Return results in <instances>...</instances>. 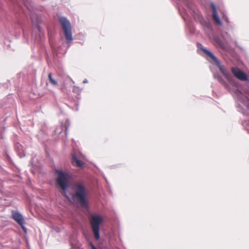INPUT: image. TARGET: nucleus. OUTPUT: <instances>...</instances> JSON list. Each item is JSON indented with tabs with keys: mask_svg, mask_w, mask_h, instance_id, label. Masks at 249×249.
Masks as SVG:
<instances>
[{
	"mask_svg": "<svg viewBox=\"0 0 249 249\" xmlns=\"http://www.w3.org/2000/svg\"><path fill=\"white\" fill-rule=\"evenodd\" d=\"M188 8L190 9V12L191 14H196V11L194 9H193V7H191V6L188 5Z\"/></svg>",
	"mask_w": 249,
	"mask_h": 249,
	"instance_id": "nucleus-18",
	"label": "nucleus"
},
{
	"mask_svg": "<svg viewBox=\"0 0 249 249\" xmlns=\"http://www.w3.org/2000/svg\"><path fill=\"white\" fill-rule=\"evenodd\" d=\"M89 246H90L91 249H97L96 247L93 245V244L90 242H89Z\"/></svg>",
	"mask_w": 249,
	"mask_h": 249,
	"instance_id": "nucleus-19",
	"label": "nucleus"
},
{
	"mask_svg": "<svg viewBox=\"0 0 249 249\" xmlns=\"http://www.w3.org/2000/svg\"><path fill=\"white\" fill-rule=\"evenodd\" d=\"M211 60L213 61V62L218 66L221 72L223 74V75L225 76V77L227 79V80L232 86L234 87L235 88L239 87L240 84L239 82L236 81L231 76V75L228 72H227L224 66L220 65L219 62L215 57V59L212 58Z\"/></svg>",
	"mask_w": 249,
	"mask_h": 249,
	"instance_id": "nucleus-6",
	"label": "nucleus"
},
{
	"mask_svg": "<svg viewBox=\"0 0 249 249\" xmlns=\"http://www.w3.org/2000/svg\"><path fill=\"white\" fill-rule=\"evenodd\" d=\"M197 47L200 50H202L208 57H209L210 59H211L212 58L215 59V56L213 54V53L211 52H210V51L207 50L206 48L204 47L201 44H198Z\"/></svg>",
	"mask_w": 249,
	"mask_h": 249,
	"instance_id": "nucleus-12",
	"label": "nucleus"
},
{
	"mask_svg": "<svg viewBox=\"0 0 249 249\" xmlns=\"http://www.w3.org/2000/svg\"><path fill=\"white\" fill-rule=\"evenodd\" d=\"M88 82V80L87 79H85L84 81H83V83H87Z\"/></svg>",
	"mask_w": 249,
	"mask_h": 249,
	"instance_id": "nucleus-20",
	"label": "nucleus"
},
{
	"mask_svg": "<svg viewBox=\"0 0 249 249\" xmlns=\"http://www.w3.org/2000/svg\"><path fill=\"white\" fill-rule=\"evenodd\" d=\"M15 148L18 156L21 158L25 156L24 150L22 146L19 143H17L15 145Z\"/></svg>",
	"mask_w": 249,
	"mask_h": 249,
	"instance_id": "nucleus-13",
	"label": "nucleus"
},
{
	"mask_svg": "<svg viewBox=\"0 0 249 249\" xmlns=\"http://www.w3.org/2000/svg\"><path fill=\"white\" fill-rule=\"evenodd\" d=\"M48 78L50 82L54 86H57V82L53 77L52 73H49L48 74Z\"/></svg>",
	"mask_w": 249,
	"mask_h": 249,
	"instance_id": "nucleus-17",
	"label": "nucleus"
},
{
	"mask_svg": "<svg viewBox=\"0 0 249 249\" xmlns=\"http://www.w3.org/2000/svg\"><path fill=\"white\" fill-rule=\"evenodd\" d=\"M214 41L216 44L220 47L221 49H225L224 45L219 37H215L214 38Z\"/></svg>",
	"mask_w": 249,
	"mask_h": 249,
	"instance_id": "nucleus-15",
	"label": "nucleus"
},
{
	"mask_svg": "<svg viewBox=\"0 0 249 249\" xmlns=\"http://www.w3.org/2000/svg\"><path fill=\"white\" fill-rule=\"evenodd\" d=\"M32 20L33 22L35 24V25L36 26V29L37 30L38 32L39 33V37L40 38H41V35H43V34L42 33L41 29L38 25V21H34L33 18H32Z\"/></svg>",
	"mask_w": 249,
	"mask_h": 249,
	"instance_id": "nucleus-16",
	"label": "nucleus"
},
{
	"mask_svg": "<svg viewBox=\"0 0 249 249\" xmlns=\"http://www.w3.org/2000/svg\"><path fill=\"white\" fill-rule=\"evenodd\" d=\"M89 221L94 237L98 240L100 237L99 227L103 224L104 218L101 215L95 214L90 216Z\"/></svg>",
	"mask_w": 249,
	"mask_h": 249,
	"instance_id": "nucleus-4",
	"label": "nucleus"
},
{
	"mask_svg": "<svg viewBox=\"0 0 249 249\" xmlns=\"http://www.w3.org/2000/svg\"><path fill=\"white\" fill-rule=\"evenodd\" d=\"M202 24L206 33L209 35L212 30V25L210 22L209 21H204Z\"/></svg>",
	"mask_w": 249,
	"mask_h": 249,
	"instance_id": "nucleus-14",
	"label": "nucleus"
},
{
	"mask_svg": "<svg viewBox=\"0 0 249 249\" xmlns=\"http://www.w3.org/2000/svg\"><path fill=\"white\" fill-rule=\"evenodd\" d=\"M12 216L13 219L21 227L25 232H26V229L24 227V220L22 215L18 212L13 211Z\"/></svg>",
	"mask_w": 249,
	"mask_h": 249,
	"instance_id": "nucleus-7",
	"label": "nucleus"
},
{
	"mask_svg": "<svg viewBox=\"0 0 249 249\" xmlns=\"http://www.w3.org/2000/svg\"><path fill=\"white\" fill-rule=\"evenodd\" d=\"M59 21L64 32L65 37L69 47L70 42L73 40L71 23L66 18L63 17L59 18Z\"/></svg>",
	"mask_w": 249,
	"mask_h": 249,
	"instance_id": "nucleus-5",
	"label": "nucleus"
},
{
	"mask_svg": "<svg viewBox=\"0 0 249 249\" xmlns=\"http://www.w3.org/2000/svg\"><path fill=\"white\" fill-rule=\"evenodd\" d=\"M72 163L73 164L76 165L78 167H82L83 165V162L79 159L76 152H74L72 153Z\"/></svg>",
	"mask_w": 249,
	"mask_h": 249,
	"instance_id": "nucleus-11",
	"label": "nucleus"
},
{
	"mask_svg": "<svg viewBox=\"0 0 249 249\" xmlns=\"http://www.w3.org/2000/svg\"><path fill=\"white\" fill-rule=\"evenodd\" d=\"M71 197L73 201L83 208L88 207V191L81 183H76L72 186Z\"/></svg>",
	"mask_w": 249,
	"mask_h": 249,
	"instance_id": "nucleus-1",
	"label": "nucleus"
},
{
	"mask_svg": "<svg viewBox=\"0 0 249 249\" xmlns=\"http://www.w3.org/2000/svg\"><path fill=\"white\" fill-rule=\"evenodd\" d=\"M231 71L234 75L238 79L244 81L248 80L247 75L239 69L237 68H232Z\"/></svg>",
	"mask_w": 249,
	"mask_h": 249,
	"instance_id": "nucleus-9",
	"label": "nucleus"
},
{
	"mask_svg": "<svg viewBox=\"0 0 249 249\" xmlns=\"http://www.w3.org/2000/svg\"><path fill=\"white\" fill-rule=\"evenodd\" d=\"M226 21H228V19H227V18H226Z\"/></svg>",
	"mask_w": 249,
	"mask_h": 249,
	"instance_id": "nucleus-22",
	"label": "nucleus"
},
{
	"mask_svg": "<svg viewBox=\"0 0 249 249\" xmlns=\"http://www.w3.org/2000/svg\"><path fill=\"white\" fill-rule=\"evenodd\" d=\"M214 77L220 83L223 84L225 88L231 92L234 98L236 99L238 106L243 110H249V99L245 96L243 93L237 89H231L230 86L226 83L221 76L214 75Z\"/></svg>",
	"mask_w": 249,
	"mask_h": 249,
	"instance_id": "nucleus-2",
	"label": "nucleus"
},
{
	"mask_svg": "<svg viewBox=\"0 0 249 249\" xmlns=\"http://www.w3.org/2000/svg\"><path fill=\"white\" fill-rule=\"evenodd\" d=\"M69 124V122L68 121H67L66 122V124Z\"/></svg>",
	"mask_w": 249,
	"mask_h": 249,
	"instance_id": "nucleus-21",
	"label": "nucleus"
},
{
	"mask_svg": "<svg viewBox=\"0 0 249 249\" xmlns=\"http://www.w3.org/2000/svg\"><path fill=\"white\" fill-rule=\"evenodd\" d=\"M211 8L213 10V20L216 24L221 25L222 24V22L218 16L216 8L214 4H211Z\"/></svg>",
	"mask_w": 249,
	"mask_h": 249,
	"instance_id": "nucleus-10",
	"label": "nucleus"
},
{
	"mask_svg": "<svg viewBox=\"0 0 249 249\" xmlns=\"http://www.w3.org/2000/svg\"><path fill=\"white\" fill-rule=\"evenodd\" d=\"M231 71L234 75L238 79L244 81L248 80L247 75L239 69L237 68H232Z\"/></svg>",
	"mask_w": 249,
	"mask_h": 249,
	"instance_id": "nucleus-8",
	"label": "nucleus"
},
{
	"mask_svg": "<svg viewBox=\"0 0 249 249\" xmlns=\"http://www.w3.org/2000/svg\"><path fill=\"white\" fill-rule=\"evenodd\" d=\"M55 173L57 174L56 178L57 188L63 196L69 199L67 195V191L71 184V175L68 173L60 169L55 170Z\"/></svg>",
	"mask_w": 249,
	"mask_h": 249,
	"instance_id": "nucleus-3",
	"label": "nucleus"
}]
</instances>
